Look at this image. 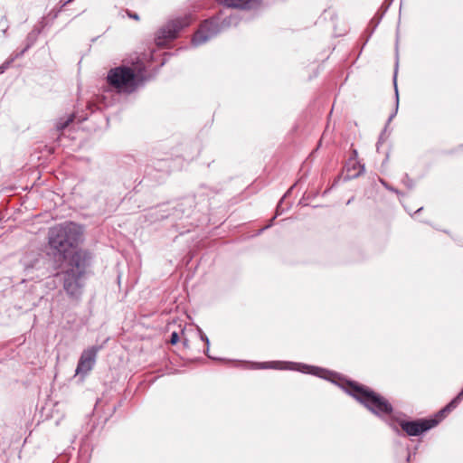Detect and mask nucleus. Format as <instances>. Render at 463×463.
Segmentation results:
<instances>
[{"mask_svg":"<svg viewBox=\"0 0 463 463\" xmlns=\"http://www.w3.org/2000/svg\"><path fill=\"white\" fill-rule=\"evenodd\" d=\"M346 392L372 413L383 419L397 434L405 430L404 415L395 413L392 404L381 394L354 382L348 383Z\"/></svg>","mask_w":463,"mask_h":463,"instance_id":"f257e3e1","label":"nucleus"},{"mask_svg":"<svg viewBox=\"0 0 463 463\" xmlns=\"http://www.w3.org/2000/svg\"><path fill=\"white\" fill-rule=\"evenodd\" d=\"M82 233V227L72 222H65L49 229L48 255L58 263L56 269L70 260V253L80 242Z\"/></svg>","mask_w":463,"mask_h":463,"instance_id":"f03ea898","label":"nucleus"},{"mask_svg":"<svg viewBox=\"0 0 463 463\" xmlns=\"http://www.w3.org/2000/svg\"><path fill=\"white\" fill-rule=\"evenodd\" d=\"M91 256L83 250H75L69 261L68 267L62 271L63 289L71 298H78L83 288V277L90 264Z\"/></svg>","mask_w":463,"mask_h":463,"instance_id":"7ed1b4c3","label":"nucleus"},{"mask_svg":"<svg viewBox=\"0 0 463 463\" xmlns=\"http://www.w3.org/2000/svg\"><path fill=\"white\" fill-rule=\"evenodd\" d=\"M219 20L220 17L205 20L194 33L192 43L194 46L203 44L222 30L238 24V18L232 14H227L222 23H219Z\"/></svg>","mask_w":463,"mask_h":463,"instance_id":"20e7f679","label":"nucleus"},{"mask_svg":"<svg viewBox=\"0 0 463 463\" xmlns=\"http://www.w3.org/2000/svg\"><path fill=\"white\" fill-rule=\"evenodd\" d=\"M107 81L119 92L130 93L137 88V76L131 68L126 66L111 69L108 72Z\"/></svg>","mask_w":463,"mask_h":463,"instance_id":"39448f33","label":"nucleus"},{"mask_svg":"<svg viewBox=\"0 0 463 463\" xmlns=\"http://www.w3.org/2000/svg\"><path fill=\"white\" fill-rule=\"evenodd\" d=\"M193 21L192 16L185 15L169 21L162 28H160L156 36V43L158 46H164L168 42L173 41L178 35V33L184 27L188 26Z\"/></svg>","mask_w":463,"mask_h":463,"instance_id":"423d86ee","label":"nucleus"},{"mask_svg":"<svg viewBox=\"0 0 463 463\" xmlns=\"http://www.w3.org/2000/svg\"><path fill=\"white\" fill-rule=\"evenodd\" d=\"M454 398L445 408H443L435 418L432 419H422L414 421H407V435L409 436H418L424 431L429 430L430 429L435 427L445 416L447 413L455 409L458 402L462 400V398L456 403L455 406L451 408H448L455 400Z\"/></svg>","mask_w":463,"mask_h":463,"instance_id":"0eeeda50","label":"nucleus"},{"mask_svg":"<svg viewBox=\"0 0 463 463\" xmlns=\"http://www.w3.org/2000/svg\"><path fill=\"white\" fill-rule=\"evenodd\" d=\"M100 348L99 345H94L82 351L75 370L76 375L84 377L93 369Z\"/></svg>","mask_w":463,"mask_h":463,"instance_id":"6e6552de","label":"nucleus"},{"mask_svg":"<svg viewBox=\"0 0 463 463\" xmlns=\"http://www.w3.org/2000/svg\"><path fill=\"white\" fill-rule=\"evenodd\" d=\"M279 364H281L280 362H270V363H262L260 364L258 368H273V369H297L306 373H310L313 375L319 376L321 378L329 379V375L332 373L326 370H324L319 367L315 366H309L307 364H290V366L287 367H281L279 366Z\"/></svg>","mask_w":463,"mask_h":463,"instance_id":"1a4fd4ad","label":"nucleus"},{"mask_svg":"<svg viewBox=\"0 0 463 463\" xmlns=\"http://www.w3.org/2000/svg\"><path fill=\"white\" fill-rule=\"evenodd\" d=\"M42 262L41 254L35 251L25 253L21 260V263L27 276L32 275L33 269H39Z\"/></svg>","mask_w":463,"mask_h":463,"instance_id":"9d476101","label":"nucleus"},{"mask_svg":"<svg viewBox=\"0 0 463 463\" xmlns=\"http://www.w3.org/2000/svg\"><path fill=\"white\" fill-rule=\"evenodd\" d=\"M227 8L250 9L259 4V0H222Z\"/></svg>","mask_w":463,"mask_h":463,"instance_id":"9b49d317","label":"nucleus"},{"mask_svg":"<svg viewBox=\"0 0 463 463\" xmlns=\"http://www.w3.org/2000/svg\"><path fill=\"white\" fill-rule=\"evenodd\" d=\"M346 169L351 177H357L364 172V165L355 158H349L346 163Z\"/></svg>","mask_w":463,"mask_h":463,"instance_id":"f8f14e48","label":"nucleus"},{"mask_svg":"<svg viewBox=\"0 0 463 463\" xmlns=\"http://www.w3.org/2000/svg\"><path fill=\"white\" fill-rule=\"evenodd\" d=\"M33 43V42L27 43V45L21 52L12 55L8 60H6L3 64H1L0 74L4 73L17 58L23 56L24 53L32 46Z\"/></svg>","mask_w":463,"mask_h":463,"instance_id":"ddd939ff","label":"nucleus"},{"mask_svg":"<svg viewBox=\"0 0 463 463\" xmlns=\"http://www.w3.org/2000/svg\"><path fill=\"white\" fill-rule=\"evenodd\" d=\"M73 120H74V115L73 114L68 115V116H66L64 118H61L56 122V128L59 131H61L64 128H66Z\"/></svg>","mask_w":463,"mask_h":463,"instance_id":"4468645a","label":"nucleus"},{"mask_svg":"<svg viewBox=\"0 0 463 463\" xmlns=\"http://www.w3.org/2000/svg\"><path fill=\"white\" fill-rule=\"evenodd\" d=\"M396 72H397V68L395 69L394 79H393V83H394V88H395V95H396L395 111L390 115L389 121L392 120V118L394 117V115L396 114V111L398 109V90H397V84H396Z\"/></svg>","mask_w":463,"mask_h":463,"instance_id":"2eb2a0df","label":"nucleus"},{"mask_svg":"<svg viewBox=\"0 0 463 463\" xmlns=\"http://www.w3.org/2000/svg\"><path fill=\"white\" fill-rule=\"evenodd\" d=\"M179 341V335L177 332H173L171 334V336H170V340L169 342L171 343V345H175L177 344Z\"/></svg>","mask_w":463,"mask_h":463,"instance_id":"dca6fc26","label":"nucleus"},{"mask_svg":"<svg viewBox=\"0 0 463 463\" xmlns=\"http://www.w3.org/2000/svg\"><path fill=\"white\" fill-rule=\"evenodd\" d=\"M199 332H200V335H201V339L206 343V351H209V345H210V343H209L208 337L205 335H203L201 330H199Z\"/></svg>","mask_w":463,"mask_h":463,"instance_id":"f3484780","label":"nucleus"},{"mask_svg":"<svg viewBox=\"0 0 463 463\" xmlns=\"http://www.w3.org/2000/svg\"><path fill=\"white\" fill-rule=\"evenodd\" d=\"M463 398V389L461 390V392L457 395V399L448 407L449 409L455 406L456 403L461 399Z\"/></svg>","mask_w":463,"mask_h":463,"instance_id":"a211bd4d","label":"nucleus"},{"mask_svg":"<svg viewBox=\"0 0 463 463\" xmlns=\"http://www.w3.org/2000/svg\"><path fill=\"white\" fill-rule=\"evenodd\" d=\"M127 14H128V17H130V18H132V19H135V20H137V21H138V20H139V16H138V14H137L131 13V12H129V11H128V12H127Z\"/></svg>","mask_w":463,"mask_h":463,"instance_id":"6ab92c4d","label":"nucleus"},{"mask_svg":"<svg viewBox=\"0 0 463 463\" xmlns=\"http://www.w3.org/2000/svg\"><path fill=\"white\" fill-rule=\"evenodd\" d=\"M357 157H358V153H357V151H356L355 149H353V150H352V154H351V156H350V157H349V158H355V160H358V159H357Z\"/></svg>","mask_w":463,"mask_h":463,"instance_id":"aec40b11","label":"nucleus"},{"mask_svg":"<svg viewBox=\"0 0 463 463\" xmlns=\"http://www.w3.org/2000/svg\"><path fill=\"white\" fill-rule=\"evenodd\" d=\"M40 33V31H37V33H34V30L28 35V40L33 39L37 36V34Z\"/></svg>","mask_w":463,"mask_h":463,"instance_id":"412c9836","label":"nucleus"},{"mask_svg":"<svg viewBox=\"0 0 463 463\" xmlns=\"http://www.w3.org/2000/svg\"><path fill=\"white\" fill-rule=\"evenodd\" d=\"M63 1V5H66L70 3H71L73 0H62Z\"/></svg>","mask_w":463,"mask_h":463,"instance_id":"4be33fe9","label":"nucleus"},{"mask_svg":"<svg viewBox=\"0 0 463 463\" xmlns=\"http://www.w3.org/2000/svg\"><path fill=\"white\" fill-rule=\"evenodd\" d=\"M279 205L276 209L277 214H279Z\"/></svg>","mask_w":463,"mask_h":463,"instance_id":"5701e85b","label":"nucleus"},{"mask_svg":"<svg viewBox=\"0 0 463 463\" xmlns=\"http://www.w3.org/2000/svg\"><path fill=\"white\" fill-rule=\"evenodd\" d=\"M208 351L205 350V353H207ZM206 356H208V358H211V355H209V354H206Z\"/></svg>","mask_w":463,"mask_h":463,"instance_id":"b1692460","label":"nucleus"},{"mask_svg":"<svg viewBox=\"0 0 463 463\" xmlns=\"http://www.w3.org/2000/svg\"><path fill=\"white\" fill-rule=\"evenodd\" d=\"M208 351L205 350V353H207ZM206 356H208V358H211V355H209V354H206Z\"/></svg>","mask_w":463,"mask_h":463,"instance_id":"393cba45","label":"nucleus"}]
</instances>
